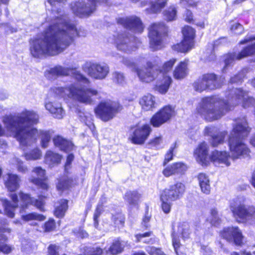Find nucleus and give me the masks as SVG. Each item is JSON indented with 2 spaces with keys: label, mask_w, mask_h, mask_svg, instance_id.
Masks as SVG:
<instances>
[{
  "label": "nucleus",
  "mask_w": 255,
  "mask_h": 255,
  "mask_svg": "<svg viewBox=\"0 0 255 255\" xmlns=\"http://www.w3.org/2000/svg\"><path fill=\"white\" fill-rule=\"evenodd\" d=\"M84 35L67 15H60L51 20L42 36L30 41V52L35 58L56 55L68 47L74 37Z\"/></svg>",
  "instance_id": "obj_1"
},
{
  "label": "nucleus",
  "mask_w": 255,
  "mask_h": 255,
  "mask_svg": "<svg viewBox=\"0 0 255 255\" xmlns=\"http://www.w3.org/2000/svg\"><path fill=\"white\" fill-rule=\"evenodd\" d=\"M226 98V100L216 97L203 98L199 104L197 111L205 120L212 122L221 119L232 108L240 103L245 108L255 104V100L242 89L230 90L228 92Z\"/></svg>",
  "instance_id": "obj_2"
},
{
  "label": "nucleus",
  "mask_w": 255,
  "mask_h": 255,
  "mask_svg": "<svg viewBox=\"0 0 255 255\" xmlns=\"http://www.w3.org/2000/svg\"><path fill=\"white\" fill-rule=\"evenodd\" d=\"M2 121L20 145L30 144L38 135V130L32 127L38 123L39 115L33 111L25 110L16 115L5 116Z\"/></svg>",
  "instance_id": "obj_3"
},
{
  "label": "nucleus",
  "mask_w": 255,
  "mask_h": 255,
  "mask_svg": "<svg viewBox=\"0 0 255 255\" xmlns=\"http://www.w3.org/2000/svg\"><path fill=\"white\" fill-rule=\"evenodd\" d=\"M76 83L71 84L68 87H54L51 91L56 95L63 98H73L78 101L91 104L94 101L93 97L97 95L98 91L93 89H87L83 84L88 85L89 80L79 72L74 75Z\"/></svg>",
  "instance_id": "obj_4"
},
{
  "label": "nucleus",
  "mask_w": 255,
  "mask_h": 255,
  "mask_svg": "<svg viewBox=\"0 0 255 255\" xmlns=\"http://www.w3.org/2000/svg\"><path fill=\"white\" fill-rule=\"evenodd\" d=\"M250 132V128L246 119L243 118L237 119L229 139L232 158H237L241 155L249 153V149L244 143L243 139L248 135Z\"/></svg>",
  "instance_id": "obj_5"
},
{
  "label": "nucleus",
  "mask_w": 255,
  "mask_h": 255,
  "mask_svg": "<svg viewBox=\"0 0 255 255\" xmlns=\"http://www.w3.org/2000/svg\"><path fill=\"white\" fill-rule=\"evenodd\" d=\"M186 190L185 185L181 182H177L162 190L159 195L160 207L164 214H168L171 212L172 202L182 198Z\"/></svg>",
  "instance_id": "obj_6"
},
{
  "label": "nucleus",
  "mask_w": 255,
  "mask_h": 255,
  "mask_svg": "<svg viewBox=\"0 0 255 255\" xmlns=\"http://www.w3.org/2000/svg\"><path fill=\"white\" fill-rule=\"evenodd\" d=\"M122 109V106L119 103L107 101L101 102L95 109V112L103 121L108 122L113 119Z\"/></svg>",
  "instance_id": "obj_7"
},
{
  "label": "nucleus",
  "mask_w": 255,
  "mask_h": 255,
  "mask_svg": "<svg viewBox=\"0 0 255 255\" xmlns=\"http://www.w3.org/2000/svg\"><path fill=\"white\" fill-rule=\"evenodd\" d=\"M167 31V27L163 22L154 23L150 25L149 28L150 48L153 50H157L162 48L163 37Z\"/></svg>",
  "instance_id": "obj_8"
},
{
  "label": "nucleus",
  "mask_w": 255,
  "mask_h": 255,
  "mask_svg": "<svg viewBox=\"0 0 255 255\" xmlns=\"http://www.w3.org/2000/svg\"><path fill=\"white\" fill-rule=\"evenodd\" d=\"M122 59V62L125 65L135 69L137 75L141 82L150 83L155 79H157V80H160V75H162V74L161 72H158L157 69H156V71H155L148 67L143 69H137L136 68L134 62L130 59L124 57Z\"/></svg>",
  "instance_id": "obj_9"
},
{
  "label": "nucleus",
  "mask_w": 255,
  "mask_h": 255,
  "mask_svg": "<svg viewBox=\"0 0 255 255\" xmlns=\"http://www.w3.org/2000/svg\"><path fill=\"white\" fill-rule=\"evenodd\" d=\"M255 40V36H246L244 40L240 42L241 44H244ZM255 53V42L252 45L247 47L244 48L241 52L238 54L236 53H229L225 56V66L223 68V70H225L226 69L232 65L235 60H240L242 58L246 57L247 56L252 55Z\"/></svg>",
  "instance_id": "obj_10"
},
{
  "label": "nucleus",
  "mask_w": 255,
  "mask_h": 255,
  "mask_svg": "<svg viewBox=\"0 0 255 255\" xmlns=\"http://www.w3.org/2000/svg\"><path fill=\"white\" fill-rule=\"evenodd\" d=\"M108 0H79L71 4L73 13L79 16L90 15L95 10L98 2H107Z\"/></svg>",
  "instance_id": "obj_11"
},
{
  "label": "nucleus",
  "mask_w": 255,
  "mask_h": 255,
  "mask_svg": "<svg viewBox=\"0 0 255 255\" xmlns=\"http://www.w3.org/2000/svg\"><path fill=\"white\" fill-rule=\"evenodd\" d=\"M220 238L228 243H233L237 246L243 245L244 237L239 227L230 226L224 227L219 233Z\"/></svg>",
  "instance_id": "obj_12"
},
{
  "label": "nucleus",
  "mask_w": 255,
  "mask_h": 255,
  "mask_svg": "<svg viewBox=\"0 0 255 255\" xmlns=\"http://www.w3.org/2000/svg\"><path fill=\"white\" fill-rule=\"evenodd\" d=\"M193 86L195 90L199 92L206 90H214L220 87L217 76L213 73L202 75L194 83Z\"/></svg>",
  "instance_id": "obj_13"
},
{
  "label": "nucleus",
  "mask_w": 255,
  "mask_h": 255,
  "mask_svg": "<svg viewBox=\"0 0 255 255\" xmlns=\"http://www.w3.org/2000/svg\"><path fill=\"white\" fill-rule=\"evenodd\" d=\"M138 42L137 39L134 37L129 38L126 33L119 34L115 37L114 43L117 49L126 53L135 50Z\"/></svg>",
  "instance_id": "obj_14"
},
{
  "label": "nucleus",
  "mask_w": 255,
  "mask_h": 255,
  "mask_svg": "<svg viewBox=\"0 0 255 255\" xmlns=\"http://www.w3.org/2000/svg\"><path fill=\"white\" fill-rule=\"evenodd\" d=\"M84 70L90 76L98 80L105 79L109 73V67L105 63H87Z\"/></svg>",
  "instance_id": "obj_15"
},
{
  "label": "nucleus",
  "mask_w": 255,
  "mask_h": 255,
  "mask_svg": "<svg viewBox=\"0 0 255 255\" xmlns=\"http://www.w3.org/2000/svg\"><path fill=\"white\" fill-rule=\"evenodd\" d=\"M8 225L6 220L0 219V254L5 255L11 253L13 250L12 246L7 244L8 237L4 234L11 232V229L6 227Z\"/></svg>",
  "instance_id": "obj_16"
},
{
  "label": "nucleus",
  "mask_w": 255,
  "mask_h": 255,
  "mask_svg": "<svg viewBox=\"0 0 255 255\" xmlns=\"http://www.w3.org/2000/svg\"><path fill=\"white\" fill-rule=\"evenodd\" d=\"M174 109L170 106H166L153 116L150 120L151 125L154 127H159L168 121L175 116Z\"/></svg>",
  "instance_id": "obj_17"
},
{
  "label": "nucleus",
  "mask_w": 255,
  "mask_h": 255,
  "mask_svg": "<svg viewBox=\"0 0 255 255\" xmlns=\"http://www.w3.org/2000/svg\"><path fill=\"white\" fill-rule=\"evenodd\" d=\"M151 128L149 125L137 126L130 129L129 139L134 144H143L149 136Z\"/></svg>",
  "instance_id": "obj_18"
},
{
  "label": "nucleus",
  "mask_w": 255,
  "mask_h": 255,
  "mask_svg": "<svg viewBox=\"0 0 255 255\" xmlns=\"http://www.w3.org/2000/svg\"><path fill=\"white\" fill-rule=\"evenodd\" d=\"M233 217L239 223H245L249 220L250 212L242 203L234 202L230 205Z\"/></svg>",
  "instance_id": "obj_19"
},
{
  "label": "nucleus",
  "mask_w": 255,
  "mask_h": 255,
  "mask_svg": "<svg viewBox=\"0 0 255 255\" xmlns=\"http://www.w3.org/2000/svg\"><path fill=\"white\" fill-rule=\"evenodd\" d=\"M118 22L135 33H140L144 29L140 19L135 16L120 18L118 20Z\"/></svg>",
  "instance_id": "obj_20"
},
{
  "label": "nucleus",
  "mask_w": 255,
  "mask_h": 255,
  "mask_svg": "<svg viewBox=\"0 0 255 255\" xmlns=\"http://www.w3.org/2000/svg\"><path fill=\"white\" fill-rule=\"evenodd\" d=\"M209 147L205 142L200 143L194 151V156L197 161L202 165L206 166L210 162V156H208Z\"/></svg>",
  "instance_id": "obj_21"
},
{
  "label": "nucleus",
  "mask_w": 255,
  "mask_h": 255,
  "mask_svg": "<svg viewBox=\"0 0 255 255\" xmlns=\"http://www.w3.org/2000/svg\"><path fill=\"white\" fill-rule=\"evenodd\" d=\"M204 133L212 137L211 142L213 146H216L222 143L227 134V132L225 131L217 132V128L212 126L206 127L204 130Z\"/></svg>",
  "instance_id": "obj_22"
},
{
  "label": "nucleus",
  "mask_w": 255,
  "mask_h": 255,
  "mask_svg": "<svg viewBox=\"0 0 255 255\" xmlns=\"http://www.w3.org/2000/svg\"><path fill=\"white\" fill-rule=\"evenodd\" d=\"M230 157V156L226 151L216 150L212 152L210 161H212L216 165L224 164L226 166H229L230 164L229 162Z\"/></svg>",
  "instance_id": "obj_23"
},
{
  "label": "nucleus",
  "mask_w": 255,
  "mask_h": 255,
  "mask_svg": "<svg viewBox=\"0 0 255 255\" xmlns=\"http://www.w3.org/2000/svg\"><path fill=\"white\" fill-rule=\"evenodd\" d=\"M71 71L70 68L57 66L46 71L45 76L50 80H53L59 76H67Z\"/></svg>",
  "instance_id": "obj_24"
},
{
  "label": "nucleus",
  "mask_w": 255,
  "mask_h": 255,
  "mask_svg": "<svg viewBox=\"0 0 255 255\" xmlns=\"http://www.w3.org/2000/svg\"><path fill=\"white\" fill-rule=\"evenodd\" d=\"M141 195L137 190H128L123 196L125 201L132 207H138Z\"/></svg>",
  "instance_id": "obj_25"
},
{
  "label": "nucleus",
  "mask_w": 255,
  "mask_h": 255,
  "mask_svg": "<svg viewBox=\"0 0 255 255\" xmlns=\"http://www.w3.org/2000/svg\"><path fill=\"white\" fill-rule=\"evenodd\" d=\"M125 250V246L120 237L113 240L107 250V253L110 255H119L121 254Z\"/></svg>",
  "instance_id": "obj_26"
},
{
  "label": "nucleus",
  "mask_w": 255,
  "mask_h": 255,
  "mask_svg": "<svg viewBox=\"0 0 255 255\" xmlns=\"http://www.w3.org/2000/svg\"><path fill=\"white\" fill-rule=\"evenodd\" d=\"M68 200L66 199H61L57 202V205L53 210L54 215L58 218H63L68 209Z\"/></svg>",
  "instance_id": "obj_27"
},
{
  "label": "nucleus",
  "mask_w": 255,
  "mask_h": 255,
  "mask_svg": "<svg viewBox=\"0 0 255 255\" xmlns=\"http://www.w3.org/2000/svg\"><path fill=\"white\" fill-rule=\"evenodd\" d=\"M53 141L56 147L65 152L69 151L73 148V144L71 141L59 135L55 136L53 138Z\"/></svg>",
  "instance_id": "obj_28"
},
{
  "label": "nucleus",
  "mask_w": 255,
  "mask_h": 255,
  "mask_svg": "<svg viewBox=\"0 0 255 255\" xmlns=\"http://www.w3.org/2000/svg\"><path fill=\"white\" fill-rule=\"evenodd\" d=\"M139 104L142 110L146 111L151 110L155 107V97L151 94H147L139 99Z\"/></svg>",
  "instance_id": "obj_29"
},
{
  "label": "nucleus",
  "mask_w": 255,
  "mask_h": 255,
  "mask_svg": "<svg viewBox=\"0 0 255 255\" xmlns=\"http://www.w3.org/2000/svg\"><path fill=\"white\" fill-rule=\"evenodd\" d=\"M172 82V80L170 76L161 77L160 80H157L156 90L160 94H165L168 91Z\"/></svg>",
  "instance_id": "obj_30"
},
{
  "label": "nucleus",
  "mask_w": 255,
  "mask_h": 255,
  "mask_svg": "<svg viewBox=\"0 0 255 255\" xmlns=\"http://www.w3.org/2000/svg\"><path fill=\"white\" fill-rule=\"evenodd\" d=\"M45 107L54 117L57 119H62L65 115V113L60 104H54L51 102H48L46 103Z\"/></svg>",
  "instance_id": "obj_31"
},
{
  "label": "nucleus",
  "mask_w": 255,
  "mask_h": 255,
  "mask_svg": "<svg viewBox=\"0 0 255 255\" xmlns=\"http://www.w3.org/2000/svg\"><path fill=\"white\" fill-rule=\"evenodd\" d=\"M38 133L36 135L35 139L30 144H28L25 145H21L22 146H26L30 145L32 143L34 142L37 138V137L39 136L41 138V144L43 148H46L48 146L49 143L51 140V137L52 135L53 132L50 130H38Z\"/></svg>",
  "instance_id": "obj_32"
},
{
  "label": "nucleus",
  "mask_w": 255,
  "mask_h": 255,
  "mask_svg": "<svg viewBox=\"0 0 255 255\" xmlns=\"http://www.w3.org/2000/svg\"><path fill=\"white\" fill-rule=\"evenodd\" d=\"M167 1L168 0H149L150 7L145 10L148 13L159 12L165 6Z\"/></svg>",
  "instance_id": "obj_33"
},
{
  "label": "nucleus",
  "mask_w": 255,
  "mask_h": 255,
  "mask_svg": "<svg viewBox=\"0 0 255 255\" xmlns=\"http://www.w3.org/2000/svg\"><path fill=\"white\" fill-rule=\"evenodd\" d=\"M187 62L185 61L181 62L175 68L173 71V76L175 79L181 80L184 78L187 75Z\"/></svg>",
  "instance_id": "obj_34"
},
{
  "label": "nucleus",
  "mask_w": 255,
  "mask_h": 255,
  "mask_svg": "<svg viewBox=\"0 0 255 255\" xmlns=\"http://www.w3.org/2000/svg\"><path fill=\"white\" fill-rule=\"evenodd\" d=\"M18 195L21 202L19 206L20 212H25L31 205L33 197L29 194L25 193L22 191L18 193Z\"/></svg>",
  "instance_id": "obj_35"
},
{
  "label": "nucleus",
  "mask_w": 255,
  "mask_h": 255,
  "mask_svg": "<svg viewBox=\"0 0 255 255\" xmlns=\"http://www.w3.org/2000/svg\"><path fill=\"white\" fill-rule=\"evenodd\" d=\"M78 182L70 178L60 179L57 184V189L58 191H64L69 190L76 185H78Z\"/></svg>",
  "instance_id": "obj_36"
},
{
  "label": "nucleus",
  "mask_w": 255,
  "mask_h": 255,
  "mask_svg": "<svg viewBox=\"0 0 255 255\" xmlns=\"http://www.w3.org/2000/svg\"><path fill=\"white\" fill-rule=\"evenodd\" d=\"M172 245L176 255H187L185 248L180 243L179 237L177 234L173 232L171 235Z\"/></svg>",
  "instance_id": "obj_37"
},
{
  "label": "nucleus",
  "mask_w": 255,
  "mask_h": 255,
  "mask_svg": "<svg viewBox=\"0 0 255 255\" xmlns=\"http://www.w3.org/2000/svg\"><path fill=\"white\" fill-rule=\"evenodd\" d=\"M45 162L50 166L58 164L61 160V156L50 150L47 151L45 155Z\"/></svg>",
  "instance_id": "obj_38"
},
{
  "label": "nucleus",
  "mask_w": 255,
  "mask_h": 255,
  "mask_svg": "<svg viewBox=\"0 0 255 255\" xmlns=\"http://www.w3.org/2000/svg\"><path fill=\"white\" fill-rule=\"evenodd\" d=\"M107 202L106 198L104 197L97 205L93 214V221L95 227H97L99 224V217L104 211V204Z\"/></svg>",
  "instance_id": "obj_39"
},
{
  "label": "nucleus",
  "mask_w": 255,
  "mask_h": 255,
  "mask_svg": "<svg viewBox=\"0 0 255 255\" xmlns=\"http://www.w3.org/2000/svg\"><path fill=\"white\" fill-rule=\"evenodd\" d=\"M19 176H8L5 185L10 192L16 191L19 188Z\"/></svg>",
  "instance_id": "obj_40"
},
{
  "label": "nucleus",
  "mask_w": 255,
  "mask_h": 255,
  "mask_svg": "<svg viewBox=\"0 0 255 255\" xmlns=\"http://www.w3.org/2000/svg\"><path fill=\"white\" fill-rule=\"evenodd\" d=\"M47 198V196L40 195L37 199H34L33 197L31 205L41 212H45V200Z\"/></svg>",
  "instance_id": "obj_41"
},
{
  "label": "nucleus",
  "mask_w": 255,
  "mask_h": 255,
  "mask_svg": "<svg viewBox=\"0 0 255 255\" xmlns=\"http://www.w3.org/2000/svg\"><path fill=\"white\" fill-rule=\"evenodd\" d=\"M176 61V59L172 58L165 62L162 65L161 69H157L158 72H161L162 74V75H160V78H161V77L169 76L168 73L172 70Z\"/></svg>",
  "instance_id": "obj_42"
},
{
  "label": "nucleus",
  "mask_w": 255,
  "mask_h": 255,
  "mask_svg": "<svg viewBox=\"0 0 255 255\" xmlns=\"http://www.w3.org/2000/svg\"><path fill=\"white\" fill-rule=\"evenodd\" d=\"M164 18L168 21L174 20L177 17V7L173 5L168 7L163 11Z\"/></svg>",
  "instance_id": "obj_43"
},
{
  "label": "nucleus",
  "mask_w": 255,
  "mask_h": 255,
  "mask_svg": "<svg viewBox=\"0 0 255 255\" xmlns=\"http://www.w3.org/2000/svg\"><path fill=\"white\" fill-rule=\"evenodd\" d=\"M182 34L185 41L190 42L193 44L195 31L192 27L189 26H184L182 29Z\"/></svg>",
  "instance_id": "obj_44"
},
{
  "label": "nucleus",
  "mask_w": 255,
  "mask_h": 255,
  "mask_svg": "<svg viewBox=\"0 0 255 255\" xmlns=\"http://www.w3.org/2000/svg\"><path fill=\"white\" fill-rule=\"evenodd\" d=\"M178 231L180 234L182 238L185 240L189 238L190 234L189 225L186 222L179 223L177 226Z\"/></svg>",
  "instance_id": "obj_45"
},
{
  "label": "nucleus",
  "mask_w": 255,
  "mask_h": 255,
  "mask_svg": "<svg viewBox=\"0 0 255 255\" xmlns=\"http://www.w3.org/2000/svg\"><path fill=\"white\" fill-rule=\"evenodd\" d=\"M210 218L209 223L213 227H218L220 225L222 220L218 216V212L216 208H212L210 210Z\"/></svg>",
  "instance_id": "obj_46"
},
{
  "label": "nucleus",
  "mask_w": 255,
  "mask_h": 255,
  "mask_svg": "<svg viewBox=\"0 0 255 255\" xmlns=\"http://www.w3.org/2000/svg\"><path fill=\"white\" fill-rule=\"evenodd\" d=\"M193 45L190 42L185 41L183 39L181 42L173 45L172 48L173 50L178 52H186L192 48Z\"/></svg>",
  "instance_id": "obj_47"
},
{
  "label": "nucleus",
  "mask_w": 255,
  "mask_h": 255,
  "mask_svg": "<svg viewBox=\"0 0 255 255\" xmlns=\"http://www.w3.org/2000/svg\"><path fill=\"white\" fill-rule=\"evenodd\" d=\"M46 219V217L41 214H38L35 212H31L26 214L22 216V219L26 222L32 220H36L38 221H43Z\"/></svg>",
  "instance_id": "obj_48"
},
{
  "label": "nucleus",
  "mask_w": 255,
  "mask_h": 255,
  "mask_svg": "<svg viewBox=\"0 0 255 255\" xmlns=\"http://www.w3.org/2000/svg\"><path fill=\"white\" fill-rule=\"evenodd\" d=\"M198 180L202 191L206 194H209L210 192V186L208 176H198Z\"/></svg>",
  "instance_id": "obj_49"
},
{
  "label": "nucleus",
  "mask_w": 255,
  "mask_h": 255,
  "mask_svg": "<svg viewBox=\"0 0 255 255\" xmlns=\"http://www.w3.org/2000/svg\"><path fill=\"white\" fill-rule=\"evenodd\" d=\"M4 211L5 214L10 218L14 217L15 214L14 211L15 208H17L16 205H12L10 201L5 200L4 202Z\"/></svg>",
  "instance_id": "obj_50"
},
{
  "label": "nucleus",
  "mask_w": 255,
  "mask_h": 255,
  "mask_svg": "<svg viewBox=\"0 0 255 255\" xmlns=\"http://www.w3.org/2000/svg\"><path fill=\"white\" fill-rule=\"evenodd\" d=\"M187 169V166L183 163L179 162L173 164L169 169V171L171 174H184V172Z\"/></svg>",
  "instance_id": "obj_51"
},
{
  "label": "nucleus",
  "mask_w": 255,
  "mask_h": 255,
  "mask_svg": "<svg viewBox=\"0 0 255 255\" xmlns=\"http://www.w3.org/2000/svg\"><path fill=\"white\" fill-rule=\"evenodd\" d=\"M56 224L55 220L50 218L46 221L42 226V229L45 232H51L55 230Z\"/></svg>",
  "instance_id": "obj_52"
},
{
  "label": "nucleus",
  "mask_w": 255,
  "mask_h": 255,
  "mask_svg": "<svg viewBox=\"0 0 255 255\" xmlns=\"http://www.w3.org/2000/svg\"><path fill=\"white\" fill-rule=\"evenodd\" d=\"M151 218V215L149 213V208L148 206H146L145 208V213L144 216L142 218L141 222V226L143 228V230H146L150 227L148 224Z\"/></svg>",
  "instance_id": "obj_53"
},
{
  "label": "nucleus",
  "mask_w": 255,
  "mask_h": 255,
  "mask_svg": "<svg viewBox=\"0 0 255 255\" xmlns=\"http://www.w3.org/2000/svg\"><path fill=\"white\" fill-rule=\"evenodd\" d=\"M31 182L38 188L43 190H47L49 188L46 178L41 179L38 177L34 178L31 180Z\"/></svg>",
  "instance_id": "obj_54"
},
{
  "label": "nucleus",
  "mask_w": 255,
  "mask_h": 255,
  "mask_svg": "<svg viewBox=\"0 0 255 255\" xmlns=\"http://www.w3.org/2000/svg\"><path fill=\"white\" fill-rule=\"evenodd\" d=\"M40 150L38 149H35L29 153L25 154V157L26 160H36L39 159L41 156Z\"/></svg>",
  "instance_id": "obj_55"
},
{
  "label": "nucleus",
  "mask_w": 255,
  "mask_h": 255,
  "mask_svg": "<svg viewBox=\"0 0 255 255\" xmlns=\"http://www.w3.org/2000/svg\"><path fill=\"white\" fill-rule=\"evenodd\" d=\"M11 163L13 164H16L18 170L22 173H25L27 168L25 167L22 162L18 158L14 157L11 160Z\"/></svg>",
  "instance_id": "obj_56"
},
{
  "label": "nucleus",
  "mask_w": 255,
  "mask_h": 255,
  "mask_svg": "<svg viewBox=\"0 0 255 255\" xmlns=\"http://www.w3.org/2000/svg\"><path fill=\"white\" fill-rule=\"evenodd\" d=\"M176 148V143L172 145L170 147L168 151L167 152L165 155V159L163 162L164 165H166L168 162L172 159L173 156V151L174 149Z\"/></svg>",
  "instance_id": "obj_57"
},
{
  "label": "nucleus",
  "mask_w": 255,
  "mask_h": 255,
  "mask_svg": "<svg viewBox=\"0 0 255 255\" xmlns=\"http://www.w3.org/2000/svg\"><path fill=\"white\" fill-rule=\"evenodd\" d=\"M113 79L114 82L118 84H122L124 83L125 78L123 73L115 72L113 74Z\"/></svg>",
  "instance_id": "obj_58"
},
{
  "label": "nucleus",
  "mask_w": 255,
  "mask_h": 255,
  "mask_svg": "<svg viewBox=\"0 0 255 255\" xmlns=\"http://www.w3.org/2000/svg\"><path fill=\"white\" fill-rule=\"evenodd\" d=\"M161 61L160 59L157 57L152 61L147 62L146 64L147 67L156 71V69H157V67H158V65L161 64Z\"/></svg>",
  "instance_id": "obj_59"
},
{
  "label": "nucleus",
  "mask_w": 255,
  "mask_h": 255,
  "mask_svg": "<svg viewBox=\"0 0 255 255\" xmlns=\"http://www.w3.org/2000/svg\"><path fill=\"white\" fill-rule=\"evenodd\" d=\"M153 235V233L152 231H148L143 233L136 234L134 235L135 238V242H140L142 238H147L150 237Z\"/></svg>",
  "instance_id": "obj_60"
},
{
  "label": "nucleus",
  "mask_w": 255,
  "mask_h": 255,
  "mask_svg": "<svg viewBox=\"0 0 255 255\" xmlns=\"http://www.w3.org/2000/svg\"><path fill=\"white\" fill-rule=\"evenodd\" d=\"M65 1L66 0H48L47 2L52 6V11H57L59 13L60 11L56 9L57 7L60 6L61 3H64Z\"/></svg>",
  "instance_id": "obj_61"
},
{
  "label": "nucleus",
  "mask_w": 255,
  "mask_h": 255,
  "mask_svg": "<svg viewBox=\"0 0 255 255\" xmlns=\"http://www.w3.org/2000/svg\"><path fill=\"white\" fill-rule=\"evenodd\" d=\"M147 251L150 255H164L160 249L154 247H149Z\"/></svg>",
  "instance_id": "obj_62"
},
{
  "label": "nucleus",
  "mask_w": 255,
  "mask_h": 255,
  "mask_svg": "<svg viewBox=\"0 0 255 255\" xmlns=\"http://www.w3.org/2000/svg\"><path fill=\"white\" fill-rule=\"evenodd\" d=\"M231 29L236 34H241L244 31L243 26L240 23H235L233 24L232 26Z\"/></svg>",
  "instance_id": "obj_63"
},
{
  "label": "nucleus",
  "mask_w": 255,
  "mask_h": 255,
  "mask_svg": "<svg viewBox=\"0 0 255 255\" xmlns=\"http://www.w3.org/2000/svg\"><path fill=\"white\" fill-rule=\"evenodd\" d=\"M114 222L117 225L124 227L125 222V217L123 215H117L114 219Z\"/></svg>",
  "instance_id": "obj_64"
}]
</instances>
